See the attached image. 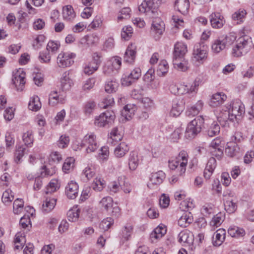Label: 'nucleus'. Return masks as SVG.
Wrapping results in <instances>:
<instances>
[{
  "label": "nucleus",
  "instance_id": "f257e3e1",
  "mask_svg": "<svg viewBox=\"0 0 254 254\" xmlns=\"http://www.w3.org/2000/svg\"><path fill=\"white\" fill-rule=\"evenodd\" d=\"M228 112L223 113L221 116L218 117V120L223 126H226L229 121L233 122L235 120L238 122L245 113V108L243 103L239 99L235 100L226 106Z\"/></svg>",
  "mask_w": 254,
  "mask_h": 254
},
{
  "label": "nucleus",
  "instance_id": "f03ea898",
  "mask_svg": "<svg viewBox=\"0 0 254 254\" xmlns=\"http://www.w3.org/2000/svg\"><path fill=\"white\" fill-rule=\"evenodd\" d=\"M188 161V153L182 150L175 159L169 161V167L172 170H176L179 175H182L186 172Z\"/></svg>",
  "mask_w": 254,
  "mask_h": 254
},
{
  "label": "nucleus",
  "instance_id": "7ed1b4c3",
  "mask_svg": "<svg viewBox=\"0 0 254 254\" xmlns=\"http://www.w3.org/2000/svg\"><path fill=\"white\" fill-rule=\"evenodd\" d=\"M204 121L202 117L198 116L190 122L186 129L185 137L190 139L194 138L201 131Z\"/></svg>",
  "mask_w": 254,
  "mask_h": 254
},
{
  "label": "nucleus",
  "instance_id": "20e7f679",
  "mask_svg": "<svg viewBox=\"0 0 254 254\" xmlns=\"http://www.w3.org/2000/svg\"><path fill=\"white\" fill-rule=\"evenodd\" d=\"M161 0H145L138 6V10L146 13L149 17L154 18L158 15V8Z\"/></svg>",
  "mask_w": 254,
  "mask_h": 254
},
{
  "label": "nucleus",
  "instance_id": "39448f33",
  "mask_svg": "<svg viewBox=\"0 0 254 254\" xmlns=\"http://www.w3.org/2000/svg\"><path fill=\"white\" fill-rule=\"evenodd\" d=\"M252 41L247 36L240 37L236 42L232 49V54L233 56L239 57L245 55L251 47Z\"/></svg>",
  "mask_w": 254,
  "mask_h": 254
},
{
  "label": "nucleus",
  "instance_id": "423d86ee",
  "mask_svg": "<svg viewBox=\"0 0 254 254\" xmlns=\"http://www.w3.org/2000/svg\"><path fill=\"white\" fill-rule=\"evenodd\" d=\"M81 149L82 148H85L87 153H91L95 152L99 147V144L98 143L96 135L93 133L86 134L80 143Z\"/></svg>",
  "mask_w": 254,
  "mask_h": 254
},
{
  "label": "nucleus",
  "instance_id": "0eeeda50",
  "mask_svg": "<svg viewBox=\"0 0 254 254\" xmlns=\"http://www.w3.org/2000/svg\"><path fill=\"white\" fill-rule=\"evenodd\" d=\"M208 47L203 42L196 43L192 53L193 60L202 64L207 57Z\"/></svg>",
  "mask_w": 254,
  "mask_h": 254
},
{
  "label": "nucleus",
  "instance_id": "6e6552de",
  "mask_svg": "<svg viewBox=\"0 0 254 254\" xmlns=\"http://www.w3.org/2000/svg\"><path fill=\"white\" fill-rule=\"evenodd\" d=\"M115 118V113L108 110L95 118L94 124L98 127H109L114 123Z\"/></svg>",
  "mask_w": 254,
  "mask_h": 254
},
{
  "label": "nucleus",
  "instance_id": "1a4fd4ad",
  "mask_svg": "<svg viewBox=\"0 0 254 254\" xmlns=\"http://www.w3.org/2000/svg\"><path fill=\"white\" fill-rule=\"evenodd\" d=\"M235 37L232 35L222 36L214 41L211 48L213 52L218 53L224 50L226 46L230 45L235 40Z\"/></svg>",
  "mask_w": 254,
  "mask_h": 254
},
{
  "label": "nucleus",
  "instance_id": "9d476101",
  "mask_svg": "<svg viewBox=\"0 0 254 254\" xmlns=\"http://www.w3.org/2000/svg\"><path fill=\"white\" fill-rule=\"evenodd\" d=\"M75 57V54L73 53L62 52L58 55L57 58V64L61 68L69 67L74 63Z\"/></svg>",
  "mask_w": 254,
  "mask_h": 254
},
{
  "label": "nucleus",
  "instance_id": "9b49d317",
  "mask_svg": "<svg viewBox=\"0 0 254 254\" xmlns=\"http://www.w3.org/2000/svg\"><path fill=\"white\" fill-rule=\"evenodd\" d=\"M12 82L17 91L23 90L25 84V73L19 68L13 75Z\"/></svg>",
  "mask_w": 254,
  "mask_h": 254
},
{
  "label": "nucleus",
  "instance_id": "f8f14e48",
  "mask_svg": "<svg viewBox=\"0 0 254 254\" xmlns=\"http://www.w3.org/2000/svg\"><path fill=\"white\" fill-rule=\"evenodd\" d=\"M224 196L226 197L224 202L225 210L229 213H234L237 209V200L236 197L230 196V194H229L228 196L227 194Z\"/></svg>",
  "mask_w": 254,
  "mask_h": 254
},
{
  "label": "nucleus",
  "instance_id": "ddd939ff",
  "mask_svg": "<svg viewBox=\"0 0 254 254\" xmlns=\"http://www.w3.org/2000/svg\"><path fill=\"white\" fill-rule=\"evenodd\" d=\"M132 231L133 226L129 224H126L122 228L119 235L120 239V243L121 245L124 244L125 242L130 239Z\"/></svg>",
  "mask_w": 254,
  "mask_h": 254
},
{
  "label": "nucleus",
  "instance_id": "4468645a",
  "mask_svg": "<svg viewBox=\"0 0 254 254\" xmlns=\"http://www.w3.org/2000/svg\"><path fill=\"white\" fill-rule=\"evenodd\" d=\"M141 71L140 68L136 67L134 68L129 74L122 79V84L126 86L131 85L133 82L138 79L141 76Z\"/></svg>",
  "mask_w": 254,
  "mask_h": 254
},
{
  "label": "nucleus",
  "instance_id": "2eb2a0df",
  "mask_svg": "<svg viewBox=\"0 0 254 254\" xmlns=\"http://www.w3.org/2000/svg\"><path fill=\"white\" fill-rule=\"evenodd\" d=\"M210 21L211 26L214 28H220L225 23L223 15L219 12L212 13L210 15Z\"/></svg>",
  "mask_w": 254,
  "mask_h": 254
},
{
  "label": "nucleus",
  "instance_id": "dca6fc26",
  "mask_svg": "<svg viewBox=\"0 0 254 254\" xmlns=\"http://www.w3.org/2000/svg\"><path fill=\"white\" fill-rule=\"evenodd\" d=\"M165 30V23L160 18H155L152 21L151 27L152 33L160 36Z\"/></svg>",
  "mask_w": 254,
  "mask_h": 254
},
{
  "label": "nucleus",
  "instance_id": "f3484780",
  "mask_svg": "<svg viewBox=\"0 0 254 254\" xmlns=\"http://www.w3.org/2000/svg\"><path fill=\"white\" fill-rule=\"evenodd\" d=\"M187 52V45L182 42H178L174 45L173 58H183Z\"/></svg>",
  "mask_w": 254,
  "mask_h": 254
},
{
  "label": "nucleus",
  "instance_id": "a211bd4d",
  "mask_svg": "<svg viewBox=\"0 0 254 254\" xmlns=\"http://www.w3.org/2000/svg\"><path fill=\"white\" fill-rule=\"evenodd\" d=\"M101 64L98 55L94 57L93 61L89 63L84 68V72L86 74L91 75L96 71Z\"/></svg>",
  "mask_w": 254,
  "mask_h": 254
},
{
  "label": "nucleus",
  "instance_id": "6ab92c4d",
  "mask_svg": "<svg viewBox=\"0 0 254 254\" xmlns=\"http://www.w3.org/2000/svg\"><path fill=\"white\" fill-rule=\"evenodd\" d=\"M227 99V96L223 92H217L214 94L209 101V105L212 107H216L222 105Z\"/></svg>",
  "mask_w": 254,
  "mask_h": 254
},
{
  "label": "nucleus",
  "instance_id": "aec40b11",
  "mask_svg": "<svg viewBox=\"0 0 254 254\" xmlns=\"http://www.w3.org/2000/svg\"><path fill=\"white\" fill-rule=\"evenodd\" d=\"M78 193V186L73 181L69 183L65 187V193L68 198L74 199L76 197Z\"/></svg>",
  "mask_w": 254,
  "mask_h": 254
},
{
  "label": "nucleus",
  "instance_id": "412c9836",
  "mask_svg": "<svg viewBox=\"0 0 254 254\" xmlns=\"http://www.w3.org/2000/svg\"><path fill=\"white\" fill-rule=\"evenodd\" d=\"M136 46L134 44H130L126 50L124 55V61L132 64L134 62L136 57Z\"/></svg>",
  "mask_w": 254,
  "mask_h": 254
},
{
  "label": "nucleus",
  "instance_id": "4be33fe9",
  "mask_svg": "<svg viewBox=\"0 0 254 254\" xmlns=\"http://www.w3.org/2000/svg\"><path fill=\"white\" fill-rule=\"evenodd\" d=\"M166 233L164 226H158L151 233L150 239L152 243H155L161 239Z\"/></svg>",
  "mask_w": 254,
  "mask_h": 254
},
{
  "label": "nucleus",
  "instance_id": "5701e85b",
  "mask_svg": "<svg viewBox=\"0 0 254 254\" xmlns=\"http://www.w3.org/2000/svg\"><path fill=\"white\" fill-rule=\"evenodd\" d=\"M216 166V160L214 157H211L208 161L204 170L203 176L206 179H209Z\"/></svg>",
  "mask_w": 254,
  "mask_h": 254
},
{
  "label": "nucleus",
  "instance_id": "b1692460",
  "mask_svg": "<svg viewBox=\"0 0 254 254\" xmlns=\"http://www.w3.org/2000/svg\"><path fill=\"white\" fill-rule=\"evenodd\" d=\"M173 63L174 67L179 70L186 71L188 68V62L185 57H183V58H173Z\"/></svg>",
  "mask_w": 254,
  "mask_h": 254
},
{
  "label": "nucleus",
  "instance_id": "393cba45",
  "mask_svg": "<svg viewBox=\"0 0 254 254\" xmlns=\"http://www.w3.org/2000/svg\"><path fill=\"white\" fill-rule=\"evenodd\" d=\"M98 42L99 37L95 34L86 35L80 41L81 44H86L88 47L95 46Z\"/></svg>",
  "mask_w": 254,
  "mask_h": 254
},
{
  "label": "nucleus",
  "instance_id": "a878e982",
  "mask_svg": "<svg viewBox=\"0 0 254 254\" xmlns=\"http://www.w3.org/2000/svg\"><path fill=\"white\" fill-rule=\"evenodd\" d=\"M175 8L183 15L187 14L190 7L189 0H177L175 3Z\"/></svg>",
  "mask_w": 254,
  "mask_h": 254
},
{
  "label": "nucleus",
  "instance_id": "bb28decb",
  "mask_svg": "<svg viewBox=\"0 0 254 254\" xmlns=\"http://www.w3.org/2000/svg\"><path fill=\"white\" fill-rule=\"evenodd\" d=\"M64 98L61 97L56 90L52 91L49 95V104L54 106L58 103H64Z\"/></svg>",
  "mask_w": 254,
  "mask_h": 254
},
{
  "label": "nucleus",
  "instance_id": "cd10ccee",
  "mask_svg": "<svg viewBox=\"0 0 254 254\" xmlns=\"http://www.w3.org/2000/svg\"><path fill=\"white\" fill-rule=\"evenodd\" d=\"M68 75V72H64L61 79V88L63 91L69 90L73 84L72 81Z\"/></svg>",
  "mask_w": 254,
  "mask_h": 254
},
{
  "label": "nucleus",
  "instance_id": "c85d7f7f",
  "mask_svg": "<svg viewBox=\"0 0 254 254\" xmlns=\"http://www.w3.org/2000/svg\"><path fill=\"white\" fill-rule=\"evenodd\" d=\"M128 160L129 169L131 170H135L139 164V160L138 153L134 151L130 152Z\"/></svg>",
  "mask_w": 254,
  "mask_h": 254
},
{
  "label": "nucleus",
  "instance_id": "c756f323",
  "mask_svg": "<svg viewBox=\"0 0 254 254\" xmlns=\"http://www.w3.org/2000/svg\"><path fill=\"white\" fill-rule=\"evenodd\" d=\"M165 178V174L162 171H159L151 174L150 182L152 185H159Z\"/></svg>",
  "mask_w": 254,
  "mask_h": 254
},
{
  "label": "nucleus",
  "instance_id": "7c9ffc66",
  "mask_svg": "<svg viewBox=\"0 0 254 254\" xmlns=\"http://www.w3.org/2000/svg\"><path fill=\"white\" fill-rule=\"evenodd\" d=\"M56 202L57 199L54 198L47 197L42 205V211L45 213L50 212L55 207Z\"/></svg>",
  "mask_w": 254,
  "mask_h": 254
},
{
  "label": "nucleus",
  "instance_id": "2f4dec72",
  "mask_svg": "<svg viewBox=\"0 0 254 254\" xmlns=\"http://www.w3.org/2000/svg\"><path fill=\"white\" fill-rule=\"evenodd\" d=\"M193 220L192 216L190 212H186L179 218L178 221V225L182 227H187Z\"/></svg>",
  "mask_w": 254,
  "mask_h": 254
},
{
  "label": "nucleus",
  "instance_id": "473e14b6",
  "mask_svg": "<svg viewBox=\"0 0 254 254\" xmlns=\"http://www.w3.org/2000/svg\"><path fill=\"white\" fill-rule=\"evenodd\" d=\"M225 230L223 229L218 230L213 237V243L215 246L221 245L225 238Z\"/></svg>",
  "mask_w": 254,
  "mask_h": 254
},
{
  "label": "nucleus",
  "instance_id": "72a5a7b5",
  "mask_svg": "<svg viewBox=\"0 0 254 254\" xmlns=\"http://www.w3.org/2000/svg\"><path fill=\"white\" fill-rule=\"evenodd\" d=\"M239 150L240 148L236 142H229L225 148V153L228 156L232 157L236 155Z\"/></svg>",
  "mask_w": 254,
  "mask_h": 254
},
{
  "label": "nucleus",
  "instance_id": "f704fd0d",
  "mask_svg": "<svg viewBox=\"0 0 254 254\" xmlns=\"http://www.w3.org/2000/svg\"><path fill=\"white\" fill-rule=\"evenodd\" d=\"M203 103L202 101L199 100L194 105L188 108L186 111L188 116H194L197 115L202 109Z\"/></svg>",
  "mask_w": 254,
  "mask_h": 254
},
{
  "label": "nucleus",
  "instance_id": "c9c22d12",
  "mask_svg": "<svg viewBox=\"0 0 254 254\" xmlns=\"http://www.w3.org/2000/svg\"><path fill=\"white\" fill-rule=\"evenodd\" d=\"M228 233L232 237L239 238L245 235V231L242 228L236 226H232L228 229Z\"/></svg>",
  "mask_w": 254,
  "mask_h": 254
},
{
  "label": "nucleus",
  "instance_id": "e433bc0d",
  "mask_svg": "<svg viewBox=\"0 0 254 254\" xmlns=\"http://www.w3.org/2000/svg\"><path fill=\"white\" fill-rule=\"evenodd\" d=\"M192 234L188 231H181L179 235V242L181 243L190 244L192 243Z\"/></svg>",
  "mask_w": 254,
  "mask_h": 254
},
{
  "label": "nucleus",
  "instance_id": "4c0bfd02",
  "mask_svg": "<svg viewBox=\"0 0 254 254\" xmlns=\"http://www.w3.org/2000/svg\"><path fill=\"white\" fill-rule=\"evenodd\" d=\"M129 150L128 145L125 142L120 143L115 149L114 153L118 158L123 157Z\"/></svg>",
  "mask_w": 254,
  "mask_h": 254
},
{
  "label": "nucleus",
  "instance_id": "58836bf2",
  "mask_svg": "<svg viewBox=\"0 0 254 254\" xmlns=\"http://www.w3.org/2000/svg\"><path fill=\"white\" fill-rule=\"evenodd\" d=\"M171 89L173 93L178 95H183L189 92L188 85L184 84L174 85Z\"/></svg>",
  "mask_w": 254,
  "mask_h": 254
},
{
  "label": "nucleus",
  "instance_id": "ea45409f",
  "mask_svg": "<svg viewBox=\"0 0 254 254\" xmlns=\"http://www.w3.org/2000/svg\"><path fill=\"white\" fill-rule=\"evenodd\" d=\"M246 15V10L244 8H240L232 15V19L233 20L236 21L237 24H239L243 22Z\"/></svg>",
  "mask_w": 254,
  "mask_h": 254
},
{
  "label": "nucleus",
  "instance_id": "a19ab883",
  "mask_svg": "<svg viewBox=\"0 0 254 254\" xmlns=\"http://www.w3.org/2000/svg\"><path fill=\"white\" fill-rule=\"evenodd\" d=\"M63 16L64 20L70 21L75 17V13L71 5H66L63 7Z\"/></svg>",
  "mask_w": 254,
  "mask_h": 254
},
{
  "label": "nucleus",
  "instance_id": "79ce46f5",
  "mask_svg": "<svg viewBox=\"0 0 254 254\" xmlns=\"http://www.w3.org/2000/svg\"><path fill=\"white\" fill-rule=\"evenodd\" d=\"M135 108L134 105L127 104L124 107L121 112V114L123 116L125 117L127 120H129L134 115Z\"/></svg>",
  "mask_w": 254,
  "mask_h": 254
},
{
  "label": "nucleus",
  "instance_id": "37998d69",
  "mask_svg": "<svg viewBox=\"0 0 254 254\" xmlns=\"http://www.w3.org/2000/svg\"><path fill=\"white\" fill-rule=\"evenodd\" d=\"M119 86V83L115 80H108L105 85V91L108 93L115 92Z\"/></svg>",
  "mask_w": 254,
  "mask_h": 254
},
{
  "label": "nucleus",
  "instance_id": "c03bdc74",
  "mask_svg": "<svg viewBox=\"0 0 254 254\" xmlns=\"http://www.w3.org/2000/svg\"><path fill=\"white\" fill-rule=\"evenodd\" d=\"M41 103L38 96H34L30 98L28 103V108L32 111H37L41 108Z\"/></svg>",
  "mask_w": 254,
  "mask_h": 254
},
{
  "label": "nucleus",
  "instance_id": "a18cd8bd",
  "mask_svg": "<svg viewBox=\"0 0 254 254\" xmlns=\"http://www.w3.org/2000/svg\"><path fill=\"white\" fill-rule=\"evenodd\" d=\"M105 187V181L100 178H96L92 185V188L95 191H100Z\"/></svg>",
  "mask_w": 254,
  "mask_h": 254
},
{
  "label": "nucleus",
  "instance_id": "49530a36",
  "mask_svg": "<svg viewBox=\"0 0 254 254\" xmlns=\"http://www.w3.org/2000/svg\"><path fill=\"white\" fill-rule=\"evenodd\" d=\"M25 236L21 233H17L14 240V249L16 250L21 249L25 243Z\"/></svg>",
  "mask_w": 254,
  "mask_h": 254
},
{
  "label": "nucleus",
  "instance_id": "de8ad7c7",
  "mask_svg": "<svg viewBox=\"0 0 254 254\" xmlns=\"http://www.w3.org/2000/svg\"><path fill=\"white\" fill-rule=\"evenodd\" d=\"M44 2V0H27L25 2L27 8L29 9L30 13H35V9L33 8L31 4H33L35 6H41Z\"/></svg>",
  "mask_w": 254,
  "mask_h": 254
},
{
  "label": "nucleus",
  "instance_id": "09e8293b",
  "mask_svg": "<svg viewBox=\"0 0 254 254\" xmlns=\"http://www.w3.org/2000/svg\"><path fill=\"white\" fill-rule=\"evenodd\" d=\"M56 171V169L55 167H52L50 165H44L42 167L41 175L42 177H44L51 176L54 174H55Z\"/></svg>",
  "mask_w": 254,
  "mask_h": 254
},
{
  "label": "nucleus",
  "instance_id": "8fccbe9b",
  "mask_svg": "<svg viewBox=\"0 0 254 254\" xmlns=\"http://www.w3.org/2000/svg\"><path fill=\"white\" fill-rule=\"evenodd\" d=\"M24 146L31 147L34 141L33 134L31 131H27L25 132L22 136Z\"/></svg>",
  "mask_w": 254,
  "mask_h": 254
},
{
  "label": "nucleus",
  "instance_id": "3c124183",
  "mask_svg": "<svg viewBox=\"0 0 254 254\" xmlns=\"http://www.w3.org/2000/svg\"><path fill=\"white\" fill-rule=\"evenodd\" d=\"M114 220L112 217H107L100 223L99 227L104 231H107L114 224Z\"/></svg>",
  "mask_w": 254,
  "mask_h": 254
},
{
  "label": "nucleus",
  "instance_id": "603ef678",
  "mask_svg": "<svg viewBox=\"0 0 254 254\" xmlns=\"http://www.w3.org/2000/svg\"><path fill=\"white\" fill-rule=\"evenodd\" d=\"M184 110V106L178 103H174L170 111V115L172 117L179 116Z\"/></svg>",
  "mask_w": 254,
  "mask_h": 254
},
{
  "label": "nucleus",
  "instance_id": "864d4df0",
  "mask_svg": "<svg viewBox=\"0 0 254 254\" xmlns=\"http://www.w3.org/2000/svg\"><path fill=\"white\" fill-rule=\"evenodd\" d=\"M24 206V201L22 199H16L13 204V212L15 214H18L23 210Z\"/></svg>",
  "mask_w": 254,
  "mask_h": 254
},
{
  "label": "nucleus",
  "instance_id": "5fc2aeb1",
  "mask_svg": "<svg viewBox=\"0 0 254 254\" xmlns=\"http://www.w3.org/2000/svg\"><path fill=\"white\" fill-rule=\"evenodd\" d=\"M100 204L106 210L108 211L110 208L113 207V200L110 196L104 197L100 201Z\"/></svg>",
  "mask_w": 254,
  "mask_h": 254
},
{
  "label": "nucleus",
  "instance_id": "6e6d98bb",
  "mask_svg": "<svg viewBox=\"0 0 254 254\" xmlns=\"http://www.w3.org/2000/svg\"><path fill=\"white\" fill-rule=\"evenodd\" d=\"M96 107V103L93 101H89L85 103L83 107V112L86 115H90Z\"/></svg>",
  "mask_w": 254,
  "mask_h": 254
},
{
  "label": "nucleus",
  "instance_id": "4d7b16f0",
  "mask_svg": "<svg viewBox=\"0 0 254 254\" xmlns=\"http://www.w3.org/2000/svg\"><path fill=\"white\" fill-rule=\"evenodd\" d=\"M25 151L26 148L23 145L19 146L16 149L14 154V161L16 163L18 164L21 162V159L23 156Z\"/></svg>",
  "mask_w": 254,
  "mask_h": 254
},
{
  "label": "nucleus",
  "instance_id": "13d9d810",
  "mask_svg": "<svg viewBox=\"0 0 254 254\" xmlns=\"http://www.w3.org/2000/svg\"><path fill=\"white\" fill-rule=\"evenodd\" d=\"M225 216L222 213H219L214 216L211 221V225L216 227H219L224 220Z\"/></svg>",
  "mask_w": 254,
  "mask_h": 254
},
{
  "label": "nucleus",
  "instance_id": "bf43d9fd",
  "mask_svg": "<svg viewBox=\"0 0 254 254\" xmlns=\"http://www.w3.org/2000/svg\"><path fill=\"white\" fill-rule=\"evenodd\" d=\"M74 159L72 157L66 158L63 165V170L65 173L69 172L70 169H72L74 165Z\"/></svg>",
  "mask_w": 254,
  "mask_h": 254
},
{
  "label": "nucleus",
  "instance_id": "052dcab7",
  "mask_svg": "<svg viewBox=\"0 0 254 254\" xmlns=\"http://www.w3.org/2000/svg\"><path fill=\"white\" fill-rule=\"evenodd\" d=\"M60 188L58 181L57 180H52L47 187L46 193L47 194L51 193L56 191Z\"/></svg>",
  "mask_w": 254,
  "mask_h": 254
},
{
  "label": "nucleus",
  "instance_id": "680f3d73",
  "mask_svg": "<svg viewBox=\"0 0 254 254\" xmlns=\"http://www.w3.org/2000/svg\"><path fill=\"white\" fill-rule=\"evenodd\" d=\"M141 103L143 108L147 111H150L154 107V104L152 100L148 97L143 98Z\"/></svg>",
  "mask_w": 254,
  "mask_h": 254
},
{
  "label": "nucleus",
  "instance_id": "e2e57ef3",
  "mask_svg": "<svg viewBox=\"0 0 254 254\" xmlns=\"http://www.w3.org/2000/svg\"><path fill=\"white\" fill-rule=\"evenodd\" d=\"M220 127L216 123H213L207 131V134L210 137L217 135L220 132Z\"/></svg>",
  "mask_w": 254,
  "mask_h": 254
},
{
  "label": "nucleus",
  "instance_id": "0e129e2a",
  "mask_svg": "<svg viewBox=\"0 0 254 254\" xmlns=\"http://www.w3.org/2000/svg\"><path fill=\"white\" fill-rule=\"evenodd\" d=\"M1 199L4 203L11 202L14 199V193L10 190H7L3 193Z\"/></svg>",
  "mask_w": 254,
  "mask_h": 254
},
{
  "label": "nucleus",
  "instance_id": "69168bd1",
  "mask_svg": "<svg viewBox=\"0 0 254 254\" xmlns=\"http://www.w3.org/2000/svg\"><path fill=\"white\" fill-rule=\"evenodd\" d=\"M39 59L41 63H49L51 61L50 52L46 50L40 52Z\"/></svg>",
  "mask_w": 254,
  "mask_h": 254
},
{
  "label": "nucleus",
  "instance_id": "338daca9",
  "mask_svg": "<svg viewBox=\"0 0 254 254\" xmlns=\"http://www.w3.org/2000/svg\"><path fill=\"white\" fill-rule=\"evenodd\" d=\"M132 34V27L131 26H126L122 29L121 36L125 40H127L131 36Z\"/></svg>",
  "mask_w": 254,
  "mask_h": 254
},
{
  "label": "nucleus",
  "instance_id": "774afa93",
  "mask_svg": "<svg viewBox=\"0 0 254 254\" xmlns=\"http://www.w3.org/2000/svg\"><path fill=\"white\" fill-rule=\"evenodd\" d=\"M194 205L192 201L189 200H184L180 204V208L184 211H188L194 208Z\"/></svg>",
  "mask_w": 254,
  "mask_h": 254
}]
</instances>
